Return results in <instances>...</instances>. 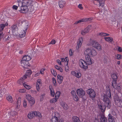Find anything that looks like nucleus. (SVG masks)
I'll return each instance as SVG.
<instances>
[{
    "mask_svg": "<svg viewBox=\"0 0 122 122\" xmlns=\"http://www.w3.org/2000/svg\"><path fill=\"white\" fill-rule=\"evenodd\" d=\"M35 116V114L34 111H32L30 112L28 114V118L30 119H32Z\"/></svg>",
    "mask_w": 122,
    "mask_h": 122,
    "instance_id": "nucleus-18",
    "label": "nucleus"
},
{
    "mask_svg": "<svg viewBox=\"0 0 122 122\" xmlns=\"http://www.w3.org/2000/svg\"><path fill=\"white\" fill-rule=\"evenodd\" d=\"M108 122H116V119L115 118L112 116L111 114H108Z\"/></svg>",
    "mask_w": 122,
    "mask_h": 122,
    "instance_id": "nucleus-14",
    "label": "nucleus"
},
{
    "mask_svg": "<svg viewBox=\"0 0 122 122\" xmlns=\"http://www.w3.org/2000/svg\"><path fill=\"white\" fill-rule=\"evenodd\" d=\"M51 122H64L63 119H61L59 120V119L53 116L51 120Z\"/></svg>",
    "mask_w": 122,
    "mask_h": 122,
    "instance_id": "nucleus-13",
    "label": "nucleus"
},
{
    "mask_svg": "<svg viewBox=\"0 0 122 122\" xmlns=\"http://www.w3.org/2000/svg\"><path fill=\"white\" fill-rule=\"evenodd\" d=\"M104 39L106 41L109 42V43L111 42L113 40V38L110 37H104Z\"/></svg>",
    "mask_w": 122,
    "mask_h": 122,
    "instance_id": "nucleus-29",
    "label": "nucleus"
},
{
    "mask_svg": "<svg viewBox=\"0 0 122 122\" xmlns=\"http://www.w3.org/2000/svg\"><path fill=\"white\" fill-rule=\"evenodd\" d=\"M103 100L104 102V105H99L98 108L102 112H105L106 107L108 109H110L111 106V104L110 100L106 96H104Z\"/></svg>",
    "mask_w": 122,
    "mask_h": 122,
    "instance_id": "nucleus-2",
    "label": "nucleus"
},
{
    "mask_svg": "<svg viewBox=\"0 0 122 122\" xmlns=\"http://www.w3.org/2000/svg\"><path fill=\"white\" fill-rule=\"evenodd\" d=\"M32 72L31 71L29 70H27L26 73V74L27 76H29L31 74H32Z\"/></svg>",
    "mask_w": 122,
    "mask_h": 122,
    "instance_id": "nucleus-43",
    "label": "nucleus"
},
{
    "mask_svg": "<svg viewBox=\"0 0 122 122\" xmlns=\"http://www.w3.org/2000/svg\"><path fill=\"white\" fill-rule=\"evenodd\" d=\"M106 94H106H104V95L103 98L104 97V96H106L107 98V97H108L109 98H110L111 97V94L110 91H107V92Z\"/></svg>",
    "mask_w": 122,
    "mask_h": 122,
    "instance_id": "nucleus-36",
    "label": "nucleus"
},
{
    "mask_svg": "<svg viewBox=\"0 0 122 122\" xmlns=\"http://www.w3.org/2000/svg\"><path fill=\"white\" fill-rule=\"evenodd\" d=\"M105 33L103 32L99 33L97 34L98 36H105Z\"/></svg>",
    "mask_w": 122,
    "mask_h": 122,
    "instance_id": "nucleus-56",
    "label": "nucleus"
},
{
    "mask_svg": "<svg viewBox=\"0 0 122 122\" xmlns=\"http://www.w3.org/2000/svg\"><path fill=\"white\" fill-rule=\"evenodd\" d=\"M66 58V57L65 58H61V61L63 62L65 61V62H66L67 63V64H68V62L66 61L67 60Z\"/></svg>",
    "mask_w": 122,
    "mask_h": 122,
    "instance_id": "nucleus-59",
    "label": "nucleus"
},
{
    "mask_svg": "<svg viewBox=\"0 0 122 122\" xmlns=\"http://www.w3.org/2000/svg\"><path fill=\"white\" fill-rule=\"evenodd\" d=\"M49 88L50 90L51 95L53 97H54L55 94V92L54 89L51 85H50Z\"/></svg>",
    "mask_w": 122,
    "mask_h": 122,
    "instance_id": "nucleus-20",
    "label": "nucleus"
},
{
    "mask_svg": "<svg viewBox=\"0 0 122 122\" xmlns=\"http://www.w3.org/2000/svg\"><path fill=\"white\" fill-rule=\"evenodd\" d=\"M87 45L92 46L98 51H101L102 50V47L101 45L96 41L91 39H90L89 41H88Z\"/></svg>",
    "mask_w": 122,
    "mask_h": 122,
    "instance_id": "nucleus-5",
    "label": "nucleus"
},
{
    "mask_svg": "<svg viewBox=\"0 0 122 122\" xmlns=\"http://www.w3.org/2000/svg\"><path fill=\"white\" fill-rule=\"evenodd\" d=\"M73 122H81L79 117L76 116H73L72 117Z\"/></svg>",
    "mask_w": 122,
    "mask_h": 122,
    "instance_id": "nucleus-27",
    "label": "nucleus"
},
{
    "mask_svg": "<svg viewBox=\"0 0 122 122\" xmlns=\"http://www.w3.org/2000/svg\"><path fill=\"white\" fill-rule=\"evenodd\" d=\"M34 1L31 0H23L22 2L21 0L18 1V5L20 6L19 4L22 3L23 5L26 6L27 7H30L33 6Z\"/></svg>",
    "mask_w": 122,
    "mask_h": 122,
    "instance_id": "nucleus-6",
    "label": "nucleus"
},
{
    "mask_svg": "<svg viewBox=\"0 0 122 122\" xmlns=\"http://www.w3.org/2000/svg\"><path fill=\"white\" fill-rule=\"evenodd\" d=\"M34 113L35 114V116L36 117H38L39 118H41L42 116L41 113L39 112L34 111Z\"/></svg>",
    "mask_w": 122,
    "mask_h": 122,
    "instance_id": "nucleus-31",
    "label": "nucleus"
},
{
    "mask_svg": "<svg viewBox=\"0 0 122 122\" xmlns=\"http://www.w3.org/2000/svg\"><path fill=\"white\" fill-rule=\"evenodd\" d=\"M26 97L31 106L34 104L35 102V99L33 97H31L30 95L29 94L26 95Z\"/></svg>",
    "mask_w": 122,
    "mask_h": 122,
    "instance_id": "nucleus-10",
    "label": "nucleus"
},
{
    "mask_svg": "<svg viewBox=\"0 0 122 122\" xmlns=\"http://www.w3.org/2000/svg\"><path fill=\"white\" fill-rule=\"evenodd\" d=\"M79 66L82 69L86 70L88 68L87 62H86L83 59H80L79 61Z\"/></svg>",
    "mask_w": 122,
    "mask_h": 122,
    "instance_id": "nucleus-7",
    "label": "nucleus"
},
{
    "mask_svg": "<svg viewBox=\"0 0 122 122\" xmlns=\"http://www.w3.org/2000/svg\"><path fill=\"white\" fill-rule=\"evenodd\" d=\"M66 2L65 1L61 0L59 2V5L60 8H63L65 5Z\"/></svg>",
    "mask_w": 122,
    "mask_h": 122,
    "instance_id": "nucleus-24",
    "label": "nucleus"
},
{
    "mask_svg": "<svg viewBox=\"0 0 122 122\" xmlns=\"http://www.w3.org/2000/svg\"><path fill=\"white\" fill-rule=\"evenodd\" d=\"M28 28V27H26L25 28V30H24L21 32L19 35V36L20 38H22L25 36Z\"/></svg>",
    "mask_w": 122,
    "mask_h": 122,
    "instance_id": "nucleus-16",
    "label": "nucleus"
},
{
    "mask_svg": "<svg viewBox=\"0 0 122 122\" xmlns=\"http://www.w3.org/2000/svg\"><path fill=\"white\" fill-rule=\"evenodd\" d=\"M102 61L105 64L107 63V60L106 57H104V58Z\"/></svg>",
    "mask_w": 122,
    "mask_h": 122,
    "instance_id": "nucleus-54",
    "label": "nucleus"
},
{
    "mask_svg": "<svg viewBox=\"0 0 122 122\" xmlns=\"http://www.w3.org/2000/svg\"><path fill=\"white\" fill-rule=\"evenodd\" d=\"M60 105L64 109H67L68 108V107L65 103L61 102H60Z\"/></svg>",
    "mask_w": 122,
    "mask_h": 122,
    "instance_id": "nucleus-25",
    "label": "nucleus"
},
{
    "mask_svg": "<svg viewBox=\"0 0 122 122\" xmlns=\"http://www.w3.org/2000/svg\"><path fill=\"white\" fill-rule=\"evenodd\" d=\"M6 99L10 103H12L13 102L12 97L11 96H8L6 97Z\"/></svg>",
    "mask_w": 122,
    "mask_h": 122,
    "instance_id": "nucleus-33",
    "label": "nucleus"
},
{
    "mask_svg": "<svg viewBox=\"0 0 122 122\" xmlns=\"http://www.w3.org/2000/svg\"><path fill=\"white\" fill-rule=\"evenodd\" d=\"M10 114L11 116L14 117L17 114V113L15 111H12L10 112Z\"/></svg>",
    "mask_w": 122,
    "mask_h": 122,
    "instance_id": "nucleus-37",
    "label": "nucleus"
},
{
    "mask_svg": "<svg viewBox=\"0 0 122 122\" xmlns=\"http://www.w3.org/2000/svg\"><path fill=\"white\" fill-rule=\"evenodd\" d=\"M21 101V98L20 97H19L18 98L17 103V106L16 107V108L18 109L20 107Z\"/></svg>",
    "mask_w": 122,
    "mask_h": 122,
    "instance_id": "nucleus-30",
    "label": "nucleus"
},
{
    "mask_svg": "<svg viewBox=\"0 0 122 122\" xmlns=\"http://www.w3.org/2000/svg\"><path fill=\"white\" fill-rule=\"evenodd\" d=\"M114 101L115 102V103H117V102L122 100L120 97L118 96H117L115 98Z\"/></svg>",
    "mask_w": 122,
    "mask_h": 122,
    "instance_id": "nucleus-38",
    "label": "nucleus"
},
{
    "mask_svg": "<svg viewBox=\"0 0 122 122\" xmlns=\"http://www.w3.org/2000/svg\"><path fill=\"white\" fill-rule=\"evenodd\" d=\"M60 94L61 92L60 91H57L55 94V97L56 98H58V97H60Z\"/></svg>",
    "mask_w": 122,
    "mask_h": 122,
    "instance_id": "nucleus-48",
    "label": "nucleus"
},
{
    "mask_svg": "<svg viewBox=\"0 0 122 122\" xmlns=\"http://www.w3.org/2000/svg\"><path fill=\"white\" fill-rule=\"evenodd\" d=\"M83 38L82 37H80L78 41L77 46L78 48H80L83 42Z\"/></svg>",
    "mask_w": 122,
    "mask_h": 122,
    "instance_id": "nucleus-19",
    "label": "nucleus"
},
{
    "mask_svg": "<svg viewBox=\"0 0 122 122\" xmlns=\"http://www.w3.org/2000/svg\"><path fill=\"white\" fill-rule=\"evenodd\" d=\"M52 81L54 84V86L56 87V86H57L56 81L55 79L53 77L52 78Z\"/></svg>",
    "mask_w": 122,
    "mask_h": 122,
    "instance_id": "nucleus-46",
    "label": "nucleus"
},
{
    "mask_svg": "<svg viewBox=\"0 0 122 122\" xmlns=\"http://www.w3.org/2000/svg\"><path fill=\"white\" fill-rule=\"evenodd\" d=\"M8 25V24L7 22H6L5 24H0V31L2 32L4 27Z\"/></svg>",
    "mask_w": 122,
    "mask_h": 122,
    "instance_id": "nucleus-23",
    "label": "nucleus"
},
{
    "mask_svg": "<svg viewBox=\"0 0 122 122\" xmlns=\"http://www.w3.org/2000/svg\"><path fill=\"white\" fill-rule=\"evenodd\" d=\"M116 57L117 59L118 60H120L122 58V56L120 54H117L116 55Z\"/></svg>",
    "mask_w": 122,
    "mask_h": 122,
    "instance_id": "nucleus-50",
    "label": "nucleus"
},
{
    "mask_svg": "<svg viewBox=\"0 0 122 122\" xmlns=\"http://www.w3.org/2000/svg\"><path fill=\"white\" fill-rule=\"evenodd\" d=\"M31 59V57L28 56H25L23 58V59L27 62L30 60Z\"/></svg>",
    "mask_w": 122,
    "mask_h": 122,
    "instance_id": "nucleus-32",
    "label": "nucleus"
},
{
    "mask_svg": "<svg viewBox=\"0 0 122 122\" xmlns=\"http://www.w3.org/2000/svg\"><path fill=\"white\" fill-rule=\"evenodd\" d=\"M117 106L119 107H122V101L121 100L117 102V103H115Z\"/></svg>",
    "mask_w": 122,
    "mask_h": 122,
    "instance_id": "nucleus-39",
    "label": "nucleus"
},
{
    "mask_svg": "<svg viewBox=\"0 0 122 122\" xmlns=\"http://www.w3.org/2000/svg\"><path fill=\"white\" fill-rule=\"evenodd\" d=\"M23 80L22 79V78L21 77L20 78V79L18 81H17V83L18 84H21L22 83L23 84Z\"/></svg>",
    "mask_w": 122,
    "mask_h": 122,
    "instance_id": "nucleus-52",
    "label": "nucleus"
},
{
    "mask_svg": "<svg viewBox=\"0 0 122 122\" xmlns=\"http://www.w3.org/2000/svg\"><path fill=\"white\" fill-rule=\"evenodd\" d=\"M23 107H26L27 106V102L26 100H24L23 102Z\"/></svg>",
    "mask_w": 122,
    "mask_h": 122,
    "instance_id": "nucleus-55",
    "label": "nucleus"
},
{
    "mask_svg": "<svg viewBox=\"0 0 122 122\" xmlns=\"http://www.w3.org/2000/svg\"><path fill=\"white\" fill-rule=\"evenodd\" d=\"M23 85L24 87L27 89H29L31 88V86L27 85L25 83H23Z\"/></svg>",
    "mask_w": 122,
    "mask_h": 122,
    "instance_id": "nucleus-42",
    "label": "nucleus"
},
{
    "mask_svg": "<svg viewBox=\"0 0 122 122\" xmlns=\"http://www.w3.org/2000/svg\"><path fill=\"white\" fill-rule=\"evenodd\" d=\"M100 119L101 122H107L106 117L103 115H102L100 116Z\"/></svg>",
    "mask_w": 122,
    "mask_h": 122,
    "instance_id": "nucleus-21",
    "label": "nucleus"
},
{
    "mask_svg": "<svg viewBox=\"0 0 122 122\" xmlns=\"http://www.w3.org/2000/svg\"><path fill=\"white\" fill-rule=\"evenodd\" d=\"M76 90L74 89H73L71 91V93L72 96H75L76 95Z\"/></svg>",
    "mask_w": 122,
    "mask_h": 122,
    "instance_id": "nucleus-49",
    "label": "nucleus"
},
{
    "mask_svg": "<svg viewBox=\"0 0 122 122\" xmlns=\"http://www.w3.org/2000/svg\"><path fill=\"white\" fill-rule=\"evenodd\" d=\"M58 99V98H56L55 97L54 98L50 100V102L51 103L56 102L57 101Z\"/></svg>",
    "mask_w": 122,
    "mask_h": 122,
    "instance_id": "nucleus-45",
    "label": "nucleus"
},
{
    "mask_svg": "<svg viewBox=\"0 0 122 122\" xmlns=\"http://www.w3.org/2000/svg\"><path fill=\"white\" fill-rule=\"evenodd\" d=\"M63 77L62 76L59 75L57 76V80L59 84L62 83V82L63 81Z\"/></svg>",
    "mask_w": 122,
    "mask_h": 122,
    "instance_id": "nucleus-22",
    "label": "nucleus"
},
{
    "mask_svg": "<svg viewBox=\"0 0 122 122\" xmlns=\"http://www.w3.org/2000/svg\"><path fill=\"white\" fill-rule=\"evenodd\" d=\"M87 45L92 46L98 51H101L102 50V47L101 45L96 41L91 39H90L89 41H88Z\"/></svg>",
    "mask_w": 122,
    "mask_h": 122,
    "instance_id": "nucleus-4",
    "label": "nucleus"
},
{
    "mask_svg": "<svg viewBox=\"0 0 122 122\" xmlns=\"http://www.w3.org/2000/svg\"><path fill=\"white\" fill-rule=\"evenodd\" d=\"M45 69L42 68L41 69L40 71V73L41 74H43L44 73V71L45 70Z\"/></svg>",
    "mask_w": 122,
    "mask_h": 122,
    "instance_id": "nucleus-62",
    "label": "nucleus"
},
{
    "mask_svg": "<svg viewBox=\"0 0 122 122\" xmlns=\"http://www.w3.org/2000/svg\"><path fill=\"white\" fill-rule=\"evenodd\" d=\"M97 1L99 3V6L103 7L104 6L105 0H95Z\"/></svg>",
    "mask_w": 122,
    "mask_h": 122,
    "instance_id": "nucleus-26",
    "label": "nucleus"
},
{
    "mask_svg": "<svg viewBox=\"0 0 122 122\" xmlns=\"http://www.w3.org/2000/svg\"><path fill=\"white\" fill-rule=\"evenodd\" d=\"M3 36V34L2 32L0 31V40H1Z\"/></svg>",
    "mask_w": 122,
    "mask_h": 122,
    "instance_id": "nucleus-63",
    "label": "nucleus"
},
{
    "mask_svg": "<svg viewBox=\"0 0 122 122\" xmlns=\"http://www.w3.org/2000/svg\"><path fill=\"white\" fill-rule=\"evenodd\" d=\"M91 28V25H88L84 30L81 31V34L82 35H85L86 34L89 32Z\"/></svg>",
    "mask_w": 122,
    "mask_h": 122,
    "instance_id": "nucleus-12",
    "label": "nucleus"
},
{
    "mask_svg": "<svg viewBox=\"0 0 122 122\" xmlns=\"http://www.w3.org/2000/svg\"><path fill=\"white\" fill-rule=\"evenodd\" d=\"M99 116L98 115L95 116V119L94 120V122H99V118L98 117Z\"/></svg>",
    "mask_w": 122,
    "mask_h": 122,
    "instance_id": "nucleus-51",
    "label": "nucleus"
},
{
    "mask_svg": "<svg viewBox=\"0 0 122 122\" xmlns=\"http://www.w3.org/2000/svg\"><path fill=\"white\" fill-rule=\"evenodd\" d=\"M78 7L81 10L83 9V7L82 6V5L81 4H79L78 6Z\"/></svg>",
    "mask_w": 122,
    "mask_h": 122,
    "instance_id": "nucleus-61",
    "label": "nucleus"
},
{
    "mask_svg": "<svg viewBox=\"0 0 122 122\" xmlns=\"http://www.w3.org/2000/svg\"><path fill=\"white\" fill-rule=\"evenodd\" d=\"M25 91L26 90L25 89H21L19 90V92L21 93L25 92Z\"/></svg>",
    "mask_w": 122,
    "mask_h": 122,
    "instance_id": "nucleus-57",
    "label": "nucleus"
},
{
    "mask_svg": "<svg viewBox=\"0 0 122 122\" xmlns=\"http://www.w3.org/2000/svg\"><path fill=\"white\" fill-rule=\"evenodd\" d=\"M51 71L52 75L55 76H56L57 75V73L53 69H51Z\"/></svg>",
    "mask_w": 122,
    "mask_h": 122,
    "instance_id": "nucleus-40",
    "label": "nucleus"
},
{
    "mask_svg": "<svg viewBox=\"0 0 122 122\" xmlns=\"http://www.w3.org/2000/svg\"><path fill=\"white\" fill-rule=\"evenodd\" d=\"M5 92H3L2 89L0 90V101L2 100V95L5 93Z\"/></svg>",
    "mask_w": 122,
    "mask_h": 122,
    "instance_id": "nucleus-44",
    "label": "nucleus"
},
{
    "mask_svg": "<svg viewBox=\"0 0 122 122\" xmlns=\"http://www.w3.org/2000/svg\"><path fill=\"white\" fill-rule=\"evenodd\" d=\"M98 13L100 15L99 16L100 17H101V16H103V12L102 13V10H101V12L99 11L98 12V13H97V14H98Z\"/></svg>",
    "mask_w": 122,
    "mask_h": 122,
    "instance_id": "nucleus-60",
    "label": "nucleus"
},
{
    "mask_svg": "<svg viewBox=\"0 0 122 122\" xmlns=\"http://www.w3.org/2000/svg\"><path fill=\"white\" fill-rule=\"evenodd\" d=\"M71 74L73 76H75L78 78H80L81 76V74L80 72H76L74 71H71Z\"/></svg>",
    "mask_w": 122,
    "mask_h": 122,
    "instance_id": "nucleus-17",
    "label": "nucleus"
},
{
    "mask_svg": "<svg viewBox=\"0 0 122 122\" xmlns=\"http://www.w3.org/2000/svg\"><path fill=\"white\" fill-rule=\"evenodd\" d=\"M56 43L55 41L54 40H52L49 43V45L50 44H55Z\"/></svg>",
    "mask_w": 122,
    "mask_h": 122,
    "instance_id": "nucleus-58",
    "label": "nucleus"
},
{
    "mask_svg": "<svg viewBox=\"0 0 122 122\" xmlns=\"http://www.w3.org/2000/svg\"><path fill=\"white\" fill-rule=\"evenodd\" d=\"M18 8V6L15 5H13L12 7L13 9L15 10H17V9Z\"/></svg>",
    "mask_w": 122,
    "mask_h": 122,
    "instance_id": "nucleus-64",
    "label": "nucleus"
},
{
    "mask_svg": "<svg viewBox=\"0 0 122 122\" xmlns=\"http://www.w3.org/2000/svg\"><path fill=\"white\" fill-rule=\"evenodd\" d=\"M55 68L57 70H58L60 72H63V70L62 68L60 67L57 65H56L55 66Z\"/></svg>",
    "mask_w": 122,
    "mask_h": 122,
    "instance_id": "nucleus-35",
    "label": "nucleus"
},
{
    "mask_svg": "<svg viewBox=\"0 0 122 122\" xmlns=\"http://www.w3.org/2000/svg\"><path fill=\"white\" fill-rule=\"evenodd\" d=\"M86 92L92 99L93 100L96 97V94L95 92L93 89H89L87 90Z\"/></svg>",
    "mask_w": 122,
    "mask_h": 122,
    "instance_id": "nucleus-8",
    "label": "nucleus"
},
{
    "mask_svg": "<svg viewBox=\"0 0 122 122\" xmlns=\"http://www.w3.org/2000/svg\"><path fill=\"white\" fill-rule=\"evenodd\" d=\"M42 83L41 82V79H38V80L36 83V85L37 90V91L39 92L40 90V87L41 86Z\"/></svg>",
    "mask_w": 122,
    "mask_h": 122,
    "instance_id": "nucleus-15",
    "label": "nucleus"
},
{
    "mask_svg": "<svg viewBox=\"0 0 122 122\" xmlns=\"http://www.w3.org/2000/svg\"><path fill=\"white\" fill-rule=\"evenodd\" d=\"M54 114H54H53V116H52L53 117L59 119L60 117V115L58 112H55Z\"/></svg>",
    "mask_w": 122,
    "mask_h": 122,
    "instance_id": "nucleus-34",
    "label": "nucleus"
},
{
    "mask_svg": "<svg viewBox=\"0 0 122 122\" xmlns=\"http://www.w3.org/2000/svg\"><path fill=\"white\" fill-rule=\"evenodd\" d=\"M87 20L86 19H81L79 20H78L77 21L75 22V24H77L78 23H80L82 22L85 21H86Z\"/></svg>",
    "mask_w": 122,
    "mask_h": 122,
    "instance_id": "nucleus-41",
    "label": "nucleus"
},
{
    "mask_svg": "<svg viewBox=\"0 0 122 122\" xmlns=\"http://www.w3.org/2000/svg\"><path fill=\"white\" fill-rule=\"evenodd\" d=\"M73 99L75 101H78V97L76 95L75 96H72Z\"/></svg>",
    "mask_w": 122,
    "mask_h": 122,
    "instance_id": "nucleus-53",
    "label": "nucleus"
},
{
    "mask_svg": "<svg viewBox=\"0 0 122 122\" xmlns=\"http://www.w3.org/2000/svg\"><path fill=\"white\" fill-rule=\"evenodd\" d=\"M20 4L21 5L20 6V9L19 10L20 12L23 13L27 12L28 10V7L25 5H23L22 3L19 4V5Z\"/></svg>",
    "mask_w": 122,
    "mask_h": 122,
    "instance_id": "nucleus-11",
    "label": "nucleus"
},
{
    "mask_svg": "<svg viewBox=\"0 0 122 122\" xmlns=\"http://www.w3.org/2000/svg\"><path fill=\"white\" fill-rule=\"evenodd\" d=\"M11 28L13 30V31H14L15 30L17 29V26L16 25H13L11 26Z\"/></svg>",
    "mask_w": 122,
    "mask_h": 122,
    "instance_id": "nucleus-47",
    "label": "nucleus"
},
{
    "mask_svg": "<svg viewBox=\"0 0 122 122\" xmlns=\"http://www.w3.org/2000/svg\"><path fill=\"white\" fill-rule=\"evenodd\" d=\"M28 63L27 62L23 59L21 61V65L24 67H25V66L27 65Z\"/></svg>",
    "mask_w": 122,
    "mask_h": 122,
    "instance_id": "nucleus-28",
    "label": "nucleus"
},
{
    "mask_svg": "<svg viewBox=\"0 0 122 122\" xmlns=\"http://www.w3.org/2000/svg\"><path fill=\"white\" fill-rule=\"evenodd\" d=\"M76 92L77 95L83 99V97L85 96V92L81 88L77 90Z\"/></svg>",
    "mask_w": 122,
    "mask_h": 122,
    "instance_id": "nucleus-9",
    "label": "nucleus"
},
{
    "mask_svg": "<svg viewBox=\"0 0 122 122\" xmlns=\"http://www.w3.org/2000/svg\"><path fill=\"white\" fill-rule=\"evenodd\" d=\"M112 78L113 80L112 82V85L113 88L117 89L118 92L121 93L122 92V87L121 88L120 84H117V77L115 73H113L111 75Z\"/></svg>",
    "mask_w": 122,
    "mask_h": 122,
    "instance_id": "nucleus-3",
    "label": "nucleus"
},
{
    "mask_svg": "<svg viewBox=\"0 0 122 122\" xmlns=\"http://www.w3.org/2000/svg\"><path fill=\"white\" fill-rule=\"evenodd\" d=\"M97 53L96 50L93 48H88L85 50L84 54L88 65H90L92 63V60L90 57H95L97 55Z\"/></svg>",
    "mask_w": 122,
    "mask_h": 122,
    "instance_id": "nucleus-1",
    "label": "nucleus"
}]
</instances>
